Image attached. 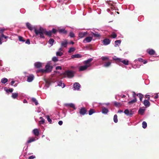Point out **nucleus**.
<instances>
[{
  "label": "nucleus",
  "instance_id": "nucleus-54",
  "mask_svg": "<svg viewBox=\"0 0 159 159\" xmlns=\"http://www.w3.org/2000/svg\"><path fill=\"white\" fill-rule=\"evenodd\" d=\"M101 59L103 61L106 60H108L109 58L107 57L103 56L101 58Z\"/></svg>",
  "mask_w": 159,
  "mask_h": 159
},
{
  "label": "nucleus",
  "instance_id": "nucleus-51",
  "mask_svg": "<svg viewBox=\"0 0 159 159\" xmlns=\"http://www.w3.org/2000/svg\"><path fill=\"white\" fill-rule=\"evenodd\" d=\"M39 72H41L42 73H47V72H46L45 69H40L39 70Z\"/></svg>",
  "mask_w": 159,
  "mask_h": 159
},
{
  "label": "nucleus",
  "instance_id": "nucleus-5",
  "mask_svg": "<svg viewBox=\"0 0 159 159\" xmlns=\"http://www.w3.org/2000/svg\"><path fill=\"white\" fill-rule=\"evenodd\" d=\"M46 72L49 73L51 71L52 69V67L50 66V62L47 63L45 67Z\"/></svg>",
  "mask_w": 159,
  "mask_h": 159
},
{
  "label": "nucleus",
  "instance_id": "nucleus-44",
  "mask_svg": "<svg viewBox=\"0 0 159 159\" xmlns=\"http://www.w3.org/2000/svg\"><path fill=\"white\" fill-rule=\"evenodd\" d=\"M40 119L41 120L39 121V123L40 124H43L45 122V120L43 119L42 117H40Z\"/></svg>",
  "mask_w": 159,
  "mask_h": 159
},
{
  "label": "nucleus",
  "instance_id": "nucleus-34",
  "mask_svg": "<svg viewBox=\"0 0 159 159\" xmlns=\"http://www.w3.org/2000/svg\"><path fill=\"white\" fill-rule=\"evenodd\" d=\"M44 34L49 36H51L52 35V33L51 30L49 31H47L45 30V33H44Z\"/></svg>",
  "mask_w": 159,
  "mask_h": 159
},
{
  "label": "nucleus",
  "instance_id": "nucleus-38",
  "mask_svg": "<svg viewBox=\"0 0 159 159\" xmlns=\"http://www.w3.org/2000/svg\"><path fill=\"white\" fill-rule=\"evenodd\" d=\"M46 118L47 119L48 121L50 124H52V120L50 118V117L48 115L46 116Z\"/></svg>",
  "mask_w": 159,
  "mask_h": 159
},
{
  "label": "nucleus",
  "instance_id": "nucleus-41",
  "mask_svg": "<svg viewBox=\"0 0 159 159\" xmlns=\"http://www.w3.org/2000/svg\"><path fill=\"white\" fill-rule=\"evenodd\" d=\"M32 101L33 102L35 103V104L36 105H37L38 104V102L36 98H32Z\"/></svg>",
  "mask_w": 159,
  "mask_h": 159
},
{
  "label": "nucleus",
  "instance_id": "nucleus-45",
  "mask_svg": "<svg viewBox=\"0 0 159 159\" xmlns=\"http://www.w3.org/2000/svg\"><path fill=\"white\" fill-rule=\"evenodd\" d=\"M95 113L93 109H90L89 112V115H91Z\"/></svg>",
  "mask_w": 159,
  "mask_h": 159
},
{
  "label": "nucleus",
  "instance_id": "nucleus-58",
  "mask_svg": "<svg viewBox=\"0 0 159 159\" xmlns=\"http://www.w3.org/2000/svg\"><path fill=\"white\" fill-rule=\"evenodd\" d=\"M5 29H0V33L2 34H3V33Z\"/></svg>",
  "mask_w": 159,
  "mask_h": 159
},
{
  "label": "nucleus",
  "instance_id": "nucleus-55",
  "mask_svg": "<svg viewBox=\"0 0 159 159\" xmlns=\"http://www.w3.org/2000/svg\"><path fill=\"white\" fill-rule=\"evenodd\" d=\"M52 32V33H53V34H55L57 32V30L54 28L52 29V30H51Z\"/></svg>",
  "mask_w": 159,
  "mask_h": 159
},
{
  "label": "nucleus",
  "instance_id": "nucleus-11",
  "mask_svg": "<svg viewBox=\"0 0 159 159\" xmlns=\"http://www.w3.org/2000/svg\"><path fill=\"white\" fill-rule=\"evenodd\" d=\"M93 39V38L91 37H86L83 41L84 43H89Z\"/></svg>",
  "mask_w": 159,
  "mask_h": 159
},
{
  "label": "nucleus",
  "instance_id": "nucleus-61",
  "mask_svg": "<svg viewBox=\"0 0 159 159\" xmlns=\"http://www.w3.org/2000/svg\"><path fill=\"white\" fill-rule=\"evenodd\" d=\"M56 69L57 70H61V67L60 66H57L56 67Z\"/></svg>",
  "mask_w": 159,
  "mask_h": 159
},
{
  "label": "nucleus",
  "instance_id": "nucleus-48",
  "mask_svg": "<svg viewBox=\"0 0 159 159\" xmlns=\"http://www.w3.org/2000/svg\"><path fill=\"white\" fill-rule=\"evenodd\" d=\"M52 60L54 62H57L58 61V59L57 57H54L52 58Z\"/></svg>",
  "mask_w": 159,
  "mask_h": 159
},
{
  "label": "nucleus",
  "instance_id": "nucleus-60",
  "mask_svg": "<svg viewBox=\"0 0 159 159\" xmlns=\"http://www.w3.org/2000/svg\"><path fill=\"white\" fill-rule=\"evenodd\" d=\"M25 43L28 44H30V41L29 39H27L25 41Z\"/></svg>",
  "mask_w": 159,
  "mask_h": 159
},
{
  "label": "nucleus",
  "instance_id": "nucleus-33",
  "mask_svg": "<svg viewBox=\"0 0 159 159\" xmlns=\"http://www.w3.org/2000/svg\"><path fill=\"white\" fill-rule=\"evenodd\" d=\"M54 42V40L52 38L50 39L48 41V43L51 45V46H52L53 45Z\"/></svg>",
  "mask_w": 159,
  "mask_h": 159
},
{
  "label": "nucleus",
  "instance_id": "nucleus-53",
  "mask_svg": "<svg viewBox=\"0 0 159 159\" xmlns=\"http://www.w3.org/2000/svg\"><path fill=\"white\" fill-rule=\"evenodd\" d=\"M69 35L70 37L71 38H73L75 37V34L72 32H70Z\"/></svg>",
  "mask_w": 159,
  "mask_h": 159
},
{
  "label": "nucleus",
  "instance_id": "nucleus-13",
  "mask_svg": "<svg viewBox=\"0 0 159 159\" xmlns=\"http://www.w3.org/2000/svg\"><path fill=\"white\" fill-rule=\"evenodd\" d=\"M146 52L149 54L150 55H153L155 53V51L152 49H148Z\"/></svg>",
  "mask_w": 159,
  "mask_h": 159
},
{
  "label": "nucleus",
  "instance_id": "nucleus-22",
  "mask_svg": "<svg viewBox=\"0 0 159 159\" xmlns=\"http://www.w3.org/2000/svg\"><path fill=\"white\" fill-rule=\"evenodd\" d=\"M65 105L67 107L70 106V107L73 108L75 110L76 109L74 104L73 103H66L65 104Z\"/></svg>",
  "mask_w": 159,
  "mask_h": 159
},
{
  "label": "nucleus",
  "instance_id": "nucleus-4",
  "mask_svg": "<svg viewBox=\"0 0 159 159\" xmlns=\"http://www.w3.org/2000/svg\"><path fill=\"white\" fill-rule=\"evenodd\" d=\"M124 112L127 116H131L134 113V112L131 110H129L128 109H125Z\"/></svg>",
  "mask_w": 159,
  "mask_h": 159
},
{
  "label": "nucleus",
  "instance_id": "nucleus-43",
  "mask_svg": "<svg viewBox=\"0 0 159 159\" xmlns=\"http://www.w3.org/2000/svg\"><path fill=\"white\" fill-rule=\"evenodd\" d=\"M75 50V48L73 47L70 48L68 51V52L69 53H70L72 52H74Z\"/></svg>",
  "mask_w": 159,
  "mask_h": 159
},
{
  "label": "nucleus",
  "instance_id": "nucleus-14",
  "mask_svg": "<svg viewBox=\"0 0 159 159\" xmlns=\"http://www.w3.org/2000/svg\"><path fill=\"white\" fill-rule=\"evenodd\" d=\"M110 40L108 39H105L102 41L103 44L104 45H108L110 43Z\"/></svg>",
  "mask_w": 159,
  "mask_h": 159
},
{
  "label": "nucleus",
  "instance_id": "nucleus-59",
  "mask_svg": "<svg viewBox=\"0 0 159 159\" xmlns=\"http://www.w3.org/2000/svg\"><path fill=\"white\" fill-rule=\"evenodd\" d=\"M1 38H4L5 39H6L8 38V36H5L3 34H2V35L1 36Z\"/></svg>",
  "mask_w": 159,
  "mask_h": 159
},
{
  "label": "nucleus",
  "instance_id": "nucleus-18",
  "mask_svg": "<svg viewBox=\"0 0 159 159\" xmlns=\"http://www.w3.org/2000/svg\"><path fill=\"white\" fill-rule=\"evenodd\" d=\"M93 60V59L92 58H90L88 59V60L84 61H83V63L85 65H89V63Z\"/></svg>",
  "mask_w": 159,
  "mask_h": 159
},
{
  "label": "nucleus",
  "instance_id": "nucleus-7",
  "mask_svg": "<svg viewBox=\"0 0 159 159\" xmlns=\"http://www.w3.org/2000/svg\"><path fill=\"white\" fill-rule=\"evenodd\" d=\"M80 87V84L77 82L75 83L73 85V89L74 90H78Z\"/></svg>",
  "mask_w": 159,
  "mask_h": 159
},
{
  "label": "nucleus",
  "instance_id": "nucleus-24",
  "mask_svg": "<svg viewBox=\"0 0 159 159\" xmlns=\"http://www.w3.org/2000/svg\"><path fill=\"white\" fill-rule=\"evenodd\" d=\"M68 43L66 40L62 41L61 43V46L66 48L67 47Z\"/></svg>",
  "mask_w": 159,
  "mask_h": 159
},
{
  "label": "nucleus",
  "instance_id": "nucleus-42",
  "mask_svg": "<svg viewBox=\"0 0 159 159\" xmlns=\"http://www.w3.org/2000/svg\"><path fill=\"white\" fill-rule=\"evenodd\" d=\"M147 127V123L144 121H143L142 122V127L143 128L145 129Z\"/></svg>",
  "mask_w": 159,
  "mask_h": 159
},
{
  "label": "nucleus",
  "instance_id": "nucleus-23",
  "mask_svg": "<svg viewBox=\"0 0 159 159\" xmlns=\"http://www.w3.org/2000/svg\"><path fill=\"white\" fill-rule=\"evenodd\" d=\"M59 33L60 34H66L67 31L64 28L59 29L58 30Z\"/></svg>",
  "mask_w": 159,
  "mask_h": 159
},
{
  "label": "nucleus",
  "instance_id": "nucleus-37",
  "mask_svg": "<svg viewBox=\"0 0 159 159\" xmlns=\"http://www.w3.org/2000/svg\"><path fill=\"white\" fill-rule=\"evenodd\" d=\"M137 101V99L136 98H134V99L129 101L128 102V104H132L135 102Z\"/></svg>",
  "mask_w": 159,
  "mask_h": 159
},
{
  "label": "nucleus",
  "instance_id": "nucleus-50",
  "mask_svg": "<svg viewBox=\"0 0 159 159\" xmlns=\"http://www.w3.org/2000/svg\"><path fill=\"white\" fill-rule=\"evenodd\" d=\"M42 108L39 107L37 108L36 110V111L38 113H39L42 111Z\"/></svg>",
  "mask_w": 159,
  "mask_h": 159
},
{
  "label": "nucleus",
  "instance_id": "nucleus-30",
  "mask_svg": "<svg viewBox=\"0 0 159 159\" xmlns=\"http://www.w3.org/2000/svg\"><path fill=\"white\" fill-rule=\"evenodd\" d=\"M18 95V94L17 93H13L12 94L11 97L13 99H16L17 98Z\"/></svg>",
  "mask_w": 159,
  "mask_h": 159
},
{
  "label": "nucleus",
  "instance_id": "nucleus-57",
  "mask_svg": "<svg viewBox=\"0 0 159 159\" xmlns=\"http://www.w3.org/2000/svg\"><path fill=\"white\" fill-rule=\"evenodd\" d=\"M137 95L138 96L139 98H141V97H143V95L142 94L140 93H138L137 94Z\"/></svg>",
  "mask_w": 159,
  "mask_h": 159
},
{
  "label": "nucleus",
  "instance_id": "nucleus-29",
  "mask_svg": "<svg viewBox=\"0 0 159 159\" xmlns=\"http://www.w3.org/2000/svg\"><path fill=\"white\" fill-rule=\"evenodd\" d=\"M121 41L120 40H117L115 42V46L116 47L117 46H119L120 44Z\"/></svg>",
  "mask_w": 159,
  "mask_h": 159
},
{
  "label": "nucleus",
  "instance_id": "nucleus-31",
  "mask_svg": "<svg viewBox=\"0 0 159 159\" xmlns=\"http://www.w3.org/2000/svg\"><path fill=\"white\" fill-rule=\"evenodd\" d=\"M145 111V109L140 108L138 112L139 114H140L141 115H143Z\"/></svg>",
  "mask_w": 159,
  "mask_h": 159
},
{
  "label": "nucleus",
  "instance_id": "nucleus-64",
  "mask_svg": "<svg viewBox=\"0 0 159 159\" xmlns=\"http://www.w3.org/2000/svg\"><path fill=\"white\" fill-rule=\"evenodd\" d=\"M58 123L59 125H61L62 124L63 122L61 120H60L58 122Z\"/></svg>",
  "mask_w": 159,
  "mask_h": 159
},
{
  "label": "nucleus",
  "instance_id": "nucleus-27",
  "mask_svg": "<svg viewBox=\"0 0 159 159\" xmlns=\"http://www.w3.org/2000/svg\"><path fill=\"white\" fill-rule=\"evenodd\" d=\"M111 64V62L109 61L106 62L103 65V67H109Z\"/></svg>",
  "mask_w": 159,
  "mask_h": 159
},
{
  "label": "nucleus",
  "instance_id": "nucleus-17",
  "mask_svg": "<svg viewBox=\"0 0 159 159\" xmlns=\"http://www.w3.org/2000/svg\"><path fill=\"white\" fill-rule=\"evenodd\" d=\"M82 57V56L79 54H74L72 55L71 57V59H74V58H80Z\"/></svg>",
  "mask_w": 159,
  "mask_h": 159
},
{
  "label": "nucleus",
  "instance_id": "nucleus-15",
  "mask_svg": "<svg viewBox=\"0 0 159 159\" xmlns=\"http://www.w3.org/2000/svg\"><path fill=\"white\" fill-rule=\"evenodd\" d=\"M32 133L35 136H38L39 134V132L37 129H34L32 131Z\"/></svg>",
  "mask_w": 159,
  "mask_h": 159
},
{
  "label": "nucleus",
  "instance_id": "nucleus-52",
  "mask_svg": "<svg viewBox=\"0 0 159 159\" xmlns=\"http://www.w3.org/2000/svg\"><path fill=\"white\" fill-rule=\"evenodd\" d=\"M111 37L113 38H115L117 36L116 34L115 33H112L111 34Z\"/></svg>",
  "mask_w": 159,
  "mask_h": 159
},
{
  "label": "nucleus",
  "instance_id": "nucleus-39",
  "mask_svg": "<svg viewBox=\"0 0 159 159\" xmlns=\"http://www.w3.org/2000/svg\"><path fill=\"white\" fill-rule=\"evenodd\" d=\"M18 39L20 41L24 43L25 42V40L21 36H18Z\"/></svg>",
  "mask_w": 159,
  "mask_h": 159
},
{
  "label": "nucleus",
  "instance_id": "nucleus-49",
  "mask_svg": "<svg viewBox=\"0 0 159 159\" xmlns=\"http://www.w3.org/2000/svg\"><path fill=\"white\" fill-rule=\"evenodd\" d=\"M15 83V81H13V80L11 82V84H10L11 85H12V86H14L15 87L16 86H17V84H15V85H13Z\"/></svg>",
  "mask_w": 159,
  "mask_h": 159
},
{
  "label": "nucleus",
  "instance_id": "nucleus-25",
  "mask_svg": "<svg viewBox=\"0 0 159 159\" xmlns=\"http://www.w3.org/2000/svg\"><path fill=\"white\" fill-rule=\"evenodd\" d=\"M45 82L46 84L43 88V89H46L47 88L49 87L50 83L47 80H45Z\"/></svg>",
  "mask_w": 159,
  "mask_h": 159
},
{
  "label": "nucleus",
  "instance_id": "nucleus-46",
  "mask_svg": "<svg viewBox=\"0 0 159 159\" xmlns=\"http://www.w3.org/2000/svg\"><path fill=\"white\" fill-rule=\"evenodd\" d=\"M114 104L116 107H119L120 106V103L116 101L114 102Z\"/></svg>",
  "mask_w": 159,
  "mask_h": 159
},
{
  "label": "nucleus",
  "instance_id": "nucleus-56",
  "mask_svg": "<svg viewBox=\"0 0 159 159\" xmlns=\"http://www.w3.org/2000/svg\"><path fill=\"white\" fill-rule=\"evenodd\" d=\"M35 158V156L32 155L31 156H30L29 157V159H34Z\"/></svg>",
  "mask_w": 159,
  "mask_h": 159
},
{
  "label": "nucleus",
  "instance_id": "nucleus-2",
  "mask_svg": "<svg viewBox=\"0 0 159 159\" xmlns=\"http://www.w3.org/2000/svg\"><path fill=\"white\" fill-rule=\"evenodd\" d=\"M63 74L68 78H71L74 76V72L70 70L66 71Z\"/></svg>",
  "mask_w": 159,
  "mask_h": 159
},
{
  "label": "nucleus",
  "instance_id": "nucleus-3",
  "mask_svg": "<svg viewBox=\"0 0 159 159\" xmlns=\"http://www.w3.org/2000/svg\"><path fill=\"white\" fill-rule=\"evenodd\" d=\"M115 60H117L118 62H121L125 65H128L129 64V61L127 59H124L120 58H117L115 59Z\"/></svg>",
  "mask_w": 159,
  "mask_h": 159
},
{
  "label": "nucleus",
  "instance_id": "nucleus-28",
  "mask_svg": "<svg viewBox=\"0 0 159 159\" xmlns=\"http://www.w3.org/2000/svg\"><path fill=\"white\" fill-rule=\"evenodd\" d=\"M8 79L6 78H3L1 80V82L3 84L7 83L8 81Z\"/></svg>",
  "mask_w": 159,
  "mask_h": 159
},
{
  "label": "nucleus",
  "instance_id": "nucleus-35",
  "mask_svg": "<svg viewBox=\"0 0 159 159\" xmlns=\"http://www.w3.org/2000/svg\"><path fill=\"white\" fill-rule=\"evenodd\" d=\"M92 35L93 36H94V37H96V38H98V37H100V34H98V33H97V32L95 33H92Z\"/></svg>",
  "mask_w": 159,
  "mask_h": 159
},
{
  "label": "nucleus",
  "instance_id": "nucleus-47",
  "mask_svg": "<svg viewBox=\"0 0 159 159\" xmlns=\"http://www.w3.org/2000/svg\"><path fill=\"white\" fill-rule=\"evenodd\" d=\"M137 61H138L139 62H142L143 61V59L141 58H139L138 59H136L134 61L135 62H136Z\"/></svg>",
  "mask_w": 159,
  "mask_h": 159
},
{
  "label": "nucleus",
  "instance_id": "nucleus-62",
  "mask_svg": "<svg viewBox=\"0 0 159 159\" xmlns=\"http://www.w3.org/2000/svg\"><path fill=\"white\" fill-rule=\"evenodd\" d=\"M135 65H134V66H132V67L133 68H134V69H136L137 68H139L140 67V65H139V66H136V67H135Z\"/></svg>",
  "mask_w": 159,
  "mask_h": 159
},
{
  "label": "nucleus",
  "instance_id": "nucleus-12",
  "mask_svg": "<svg viewBox=\"0 0 159 159\" xmlns=\"http://www.w3.org/2000/svg\"><path fill=\"white\" fill-rule=\"evenodd\" d=\"M86 112L87 111L85 108L84 107H83L80 109L79 113L80 114L84 115L86 114Z\"/></svg>",
  "mask_w": 159,
  "mask_h": 159
},
{
  "label": "nucleus",
  "instance_id": "nucleus-16",
  "mask_svg": "<svg viewBox=\"0 0 159 159\" xmlns=\"http://www.w3.org/2000/svg\"><path fill=\"white\" fill-rule=\"evenodd\" d=\"M57 86H60L62 88H63L65 86V84L63 83V82L61 80H60L57 82Z\"/></svg>",
  "mask_w": 159,
  "mask_h": 159
},
{
  "label": "nucleus",
  "instance_id": "nucleus-10",
  "mask_svg": "<svg viewBox=\"0 0 159 159\" xmlns=\"http://www.w3.org/2000/svg\"><path fill=\"white\" fill-rule=\"evenodd\" d=\"M88 33L86 32H80L79 34V37L80 38H82L87 35Z\"/></svg>",
  "mask_w": 159,
  "mask_h": 159
},
{
  "label": "nucleus",
  "instance_id": "nucleus-8",
  "mask_svg": "<svg viewBox=\"0 0 159 159\" xmlns=\"http://www.w3.org/2000/svg\"><path fill=\"white\" fill-rule=\"evenodd\" d=\"M27 81L28 82H32L34 79V76L33 74H30L27 76Z\"/></svg>",
  "mask_w": 159,
  "mask_h": 159
},
{
  "label": "nucleus",
  "instance_id": "nucleus-9",
  "mask_svg": "<svg viewBox=\"0 0 159 159\" xmlns=\"http://www.w3.org/2000/svg\"><path fill=\"white\" fill-rule=\"evenodd\" d=\"M109 112V111L107 108L104 107H102L101 112L103 114L105 115L107 114Z\"/></svg>",
  "mask_w": 159,
  "mask_h": 159
},
{
  "label": "nucleus",
  "instance_id": "nucleus-6",
  "mask_svg": "<svg viewBox=\"0 0 159 159\" xmlns=\"http://www.w3.org/2000/svg\"><path fill=\"white\" fill-rule=\"evenodd\" d=\"M91 66V65H85L83 66H81L79 67V70L80 71H83L86 70L87 68Z\"/></svg>",
  "mask_w": 159,
  "mask_h": 159
},
{
  "label": "nucleus",
  "instance_id": "nucleus-26",
  "mask_svg": "<svg viewBox=\"0 0 159 159\" xmlns=\"http://www.w3.org/2000/svg\"><path fill=\"white\" fill-rule=\"evenodd\" d=\"M35 140L34 138H29V140L27 141L26 143V145H27L28 143H30L32 142H34Z\"/></svg>",
  "mask_w": 159,
  "mask_h": 159
},
{
  "label": "nucleus",
  "instance_id": "nucleus-36",
  "mask_svg": "<svg viewBox=\"0 0 159 159\" xmlns=\"http://www.w3.org/2000/svg\"><path fill=\"white\" fill-rule=\"evenodd\" d=\"M63 53L62 52H59L57 51L56 52V56H57L61 57L63 55Z\"/></svg>",
  "mask_w": 159,
  "mask_h": 159
},
{
  "label": "nucleus",
  "instance_id": "nucleus-63",
  "mask_svg": "<svg viewBox=\"0 0 159 159\" xmlns=\"http://www.w3.org/2000/svg\"><path fill=\"white\" fill-rule=\"evenodd\" d=\"M100 104L101 105H106L107 106H108L110 104V103L109 102L106 103H100Z\"/></svg>",
  "mask_w": 159,
  "mask_h": 159
},
{
  "label": "nucleus",
  "instance_id": "nucleus-21",
  "mask_svg": "<svg viewBox=\"0 0 159 159\" xmlns=\"http://www.w3.org/2000/svg\"><path fill=\"white\" fill-rule=\"evenodd\" d=\"M143 104L146 107H149L150 105V103L148 100H145L143 101Z\"/></svg>",
  "mask_w": 159,
  "mask_h": 159
},
{
  "label": "nucleus",
  "instance_id": "nucleus-20",
  "mask_svg": "<svg viewBox=\"0 0 159 159\" xmlns=\"http://www.w3.org/2000/svg\"><path fill=\"white\" fill-rule=\"evenodd\" d=\"M34 65L35 67L37 68H39L42 67V63L38 62L34 63Z\"/></svg>",
  "mask_w": 159,
  "mask_h": 159
},
{
  "label": "nucleus",
  "instance_id": "nucleus-1",
  "mask_svg": "<svg viewBox=\"0 0 159 159\" xmlns=\"http://www.w3.org/2000/svg\"><path fill=\"white\" fill-rule=\"evenodd\" d=\"M34 30L35 34L37 36L39 35L41 38H44L43 34L45 33V29L42 27H40L38 30H37L35 27H34Z\"/></svg>",
  "mask_w": 159,
  "mask_h": 159
},
{
  "label": "nucleus",
  "instance_id": "nucleus-32",
  "mask_svg": "<svg viewBox=\"0 0 159 159\" xmlns=\"http://www.w3.org/2000/svg\"><path fill=\"white\" fill-rule=\"evenodd\" d=\"M4 89L7 93H12L13 91V89L12 88L7 89L6 88H4Z\"/></svg>",
  "mask_w": 159,
  "mask_h": 159
},
{
  "label": "nucleus",
  "instance_id": "nucleus-40",
  "mask_svg": "<svg viewBox=\"0 0 159 159\" xmlns=\"http://www.w3.org/2000/svg\"><path fill=\"white\" fill-rule=\"evenodd\" d=\"M113 120L115 123H116L118 122L117 116L116 115H115L113 117Z\"/></svg>",
  "mask_w": 159,
  "mask_h": 159
},
{
  "label": "nucleus",
  "instance_id": "nucleus-19",
  "mask_svg": "<svg viewBox=\"0 0 159 159\" xmlns=\"http://www.w3.org/2000/svg\"><path fill=\"white\" fill-rule=\"evenodd\" d=\"M26 25L27 28L30 30H32L33 29H34V27H35L34 26L33 27L32 25L29 22H27L26 23Z\"/></svg>",
  "mask_w": 159,
  "mask_h": 159
}]
</instances>
